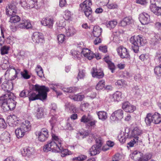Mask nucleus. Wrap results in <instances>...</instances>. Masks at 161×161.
Here are the masks:
<instances>
[{"label":"nucleus","instance_id":"48","mask_svg":"<svg viewBox=\"0 0 161 161\" xmlns=\"http://www.w3.org/2000/svg\"><path fill=\"white\" fill-rule=\"evenodd\" d=\"M105 86V81L104 80H102L99 81L97 84L96 88L97 90L102 89L104 88Z\"/></svg>","mask_w":161,"mask_h":161},{"label":"nucleus","instance_id":"57","mask_svg":"<svg viewBox=\"0 0 161 161\" xmlns=\"http://www.w3.org/2000/svg\"><path fill=\"white\" fill-rule=\"evenodd\" d=\"M8 105V101H3L2 103V107L4 111H8L9 110Z\"/></svg>","mask_w":161,"mask_h":161},{"label":"nucleus","instance_id":"5","mask_svg":"<svg viewBox=\"0 0 161 161\" xmlns=\"http://www.w3.org/2000/svg\"><path fill=\"white\" fill-rule=\"evenodd\" d=\"M40 0H20V4L24 8H39L43 2H39Z\"/></svg>","mask_w":161,"mask_h":161},{"label":"nucleus","instance_id":"16","mask_svg":"<svg viewBox=\"0 0 161 161\" xmlns=\"http://www.w3.org/2000/svg\"><path fill=\"white\" fill-rule=\"evenodd\" d=\"M54 22L53 18L47 17L42 19L41 24L42 25L47 26L48 28L52 29L53 27Z\"/></svg>","mask_w":161,"mask_h":161},{"label":"nucleus","instance_id":"46","mask_svg":"<svg viewBox=\"0 0 161 161\" xmlns=\"http://www.w3.org/2000/svg\"><path fill=\"white\" fill-rule=\"evenodd\" d=\"M92 119V117L91 116L88 115L86 116V115H84L80 119L81 122L84 123H88Z\"/></svg>","mask_w":161,"mask_h":161},{"label":"nucleus","instance_id":"28","mask_svg":"<svg viewBox=\"0 0 161 161\" xmlns=\"http://www.w3.org/2000/svg\"><path fill=\"white\" fill-rule=\"evenodd\" d=\"M100 148L97 145H93L90 149V153L92 156L95 155L100 153Z\"/></svg>","mask_w":161,"mask_h":161},{"label":"nucleus","instance_id":"20","mask_svg":"<svg viewBox=\"0 0 161 161\" xmlns=\"http://www.w3.org/2000/svg\"><path fill=\"white\" fill-rule=\"evenodd\" d=\"M17 27L21 29H28L31 27V25L30 21L25 19H22L17 25Z\"/></svg>","mask_w":161,"mask_h":161},{"label":"nucleus","instance_id":"2","mask_svg":"<svg viewBox=\"0 0 161 161\" xmlns=\"http://www.w3.org/2000/svg\"><path fill=\"white\" fill-rule=\"evenodd\" d=\"M33 89L36 91L38 92L37 94L35 93H31L29 97L30 101H34L36 100H45L47 96V92L49 91L48 87L45 86H40L36 84L33 86Z\"/></svg>","mask_w":161,"mask_h":161},{"label":"nucleus","instance_id":"12","mask_svg":"<svg viewBox=\"0 0 161 161\" xmlns=\"http://www.w3.org/2000/svg\"><path fill=\"white\" fill-rule=\"evenodd\" d=\"M123 117V111L121 109H119L112 114L110 119L113 121H118L121 120Z\"/></svg>","mask_w":161,"mask_h":161},{"label":"nucleus","instance_id":"30","mask_svg":"<svg viewBox=\"0 0 161 161\" xmlns=\"http://www.w3.org/2000/svg\"><path fill=\"white\" fill-rule=\"evenodd\" d=\"M102 29L99 26H96L94 27L92 34L94 37H99L101 35Z\"/></svg>","mask_w":161,"mask_h":161},{"label":"nucleus","instance_id":"23","mask_svg":"<svg viewBox=\"0 0 161 161\" xmlns=\"http://www.w3.org/2000/svg\"><path fill=\"white\" fill-rule=\"evenodd\" d=\"M92 76L97 78H101L104 76V74L101 69H98L95 68H93L92 71Z\"/></svg>","mask_w":161,"mask_h":161},{"label":"nucleus","instance_id":"58","mask_svg":"<svg viewBox=\"0 0 161 161\" xmlns=\"http://www.w3.org/2000/svg\"><path fill=\"white\" fill-rule=\"evenodd\" d=\"M118 138L119 142L121 143L125 142L126 140L125 136L124 135V133L119 134L118 136Z\"/></svg>","mask_w":161,"mask_h":161},{"label":"nucleus","instance_id":"3","mask_svg":"<svg viewBox=\"0 0 161 161\" xmlns=\"http://www.w3.org/2000/svg\"><path fill=\"white\" fill-rule=\"evenodd\" d=\"M92 3L91 0H86L80 5L81 10L84 12L86 17L91 22H93L95 18L93 17L92 14V11L91 8Z\"/></svg>","mask_w":161,"mask_h":161},{"label":"nucleus","instance_id":"61","mask_svg":"<svg viewBox=\"0 0 161 161\" xmlns=\"http://www.w3.org/2000/svg\"><path fill=\"white\" fill-rule=\"evenodd\" d=\"M108 2L109 1H108V2L107 3V6L108 8L113 9L117 8L118 6L117 4L115 3L108 4Z\"/></svg>","mask_w":161,"mask_h":161},{"label":"nucleus","instance_id":"14","mask_svg":"<svg viewBox=\"0 0 161 161\" xmlns=\"http://www.w3.org/2000/svg\"><path fill=\"white\" fill-rule=\"evenodd\" d=\"M139 20L142 25L148 24L150 21V16L146 13H142L140 14L139 17Z\"/></svg>","mask_w":161,"mask_h":161},{"label":"nucleus","instance_id":"1","mask_svg":"<svg viewBox=\"0 0 161 161\" xmlns=\"http://www.w3.org/2000/svg\"><path fill=\"white\" fill-rule=\"evenodd\" d=\"M52 141L44 146L43 150L44 152H47L51 151L55 153L60 152L61 153V156L63 157L72 154L68 149H64L61 147L62 141L58 136L54 134H52Z\"/></svg>","mask_w":161,"mask_h":161},{"label":"nucleus","instance_id":"51","mask_svg":"<svg viewBox=\"0 0 161 161\" xmlns=\"http://www.w3.org/2000/svg\"><path fill=\"white\" fill-rule=\"evenodd\" d=\"M57 118L58 117L56 115L53 116L51 117V119L49 121L52 126V129H53L54 125L56 123L57 120Z\"/></svg>","mask_w":161,"mask_h":161},{"label":"nucleus","instance_id":"35","mask_svg":"<svg viewBox=\"0 0 161 161\" xmlns=\"http://www.w3.org/2000/svg\"><path fill=\"white\" fill-rule=\"evenodd\" d=\"M1 139L6 142H9L10 140V134L8 132H5L2 133L1 136Z\"/></svg>","mask_w":161,"mask_h":161},{"label":"nucleus","instance_id":"47","mask_svg":"<svg viewBox=\"0 0 161 161\" xmlns=\"http://www.w3.org/2000/svg\"><path fill=\"white\" fill-rule=\"evenodd\" d=\"M36 71L38 75L40 77H42L44 76L43 69L41 67L40 65H37L36 69Z\"/></svg>","mask_w":161,"mask_h":161},{"label":"nucleus","instance_id":"19","mask_svg":"<svg viewBox=\"0 0 161 161\" xmlns=\"http://www.w3.org/2000/svg\"><path fill=\"white\" fill-rule=\"evenodd\" d=\"M122 108L126 112L129 113L133 112L136 109L135 107L130 103L128 101H126L123 103Z\"/></svg>","mask_w":161,"mask_h":161},{"label":"nucleus","instance_id":"25","mask_svg":"<svg viewBox=\"0 0 161 161\" xmlns=\"http://www.w3.org/2000/svg\"><path fill=\"white\" fill-rule=\"evenodd\" d=\"M142 133V131L141 130L137 127H135L131 131V134L129 136V137L130 138H135L136 137L138 139H140L137 136L140 135Z\"/></svg>","mask_w":161,"mask_h":161},{"label":"nucleus","instance_id":"34","mask_svg":"<svg viewBox=\"0 0 161 161\" xmlns=\"http://www.w3.org/2000/svg\"><path fill=\"white\" fill-rule=\"evenodd\" d=\"M117 24V22L116 20L114 19L107 22L106 26L109 30L114 28Z\"/></svg>","mask_w":161,"mask_h":161},{"label":"nucleus","instance_id":"18","mask_svg":"<svg viewBox=\"0 0 161 161\" xmlns=\"http://www.w3.org/2000/svg\"><path fill=\"white\" fill-rule=\"evenodd\" d=\"M3 83L1 85V87L4 90L9 91L12 90L13 87V84L11 80H9V78L8 79Z\"/></svg>","mask_w":161,"mask_h":161},{"label":"nucleus","instance_id":"60","mask_svg":"<svg viewBox=\"0 0 161 161\" xmlns=\"http://www.w3.org/2000/svg\"><path fill=\"white\" fill-rule=\"evenodd\" d=\"M86 158V157L84 155H81L79 157L73 158V160H76L78 161L83 160Z\"/></svg>","mask_w":161,"mask_h":161},{"label":"nucleus","instance_id":"44","mask_svg":"<svg viewBox=\"0 0 161 161\" xmlns=\"http://www.w3.org/2000/svg\"><path fill=\"white\" fill-rule=\"evenodd\" d=\"M153 119L151 114H147L145 119V121L147 125H149L152 122H153Z\"/></svg>","mask_w":161,"mask_h":161},{"label":"nucleus","instance_id":"42","mask_svg":"<svg viewBox=\"0 0 161 161\" xmlns=\"http://www.w3.org/2000/svg\"><path fill=\"white\" fill-rule=\"evenodd\" d=\"M20 20V17L18 15H12L10 18L9 22L11 23H17Z\"/></svg>","mask_w":161,"mask_h":161},{"label":"nucleus","instance_id":"31","mask_svg":"<svg viewBox=\"0 0 161 161\" xmlns=\"http://www.w3.org/2000/svg\"><path fill=\"white\" fill-rule=\"evenodd\" d=\"M15 131L16 136L18 139L23 137L26 133L24 130L21 128L20 127L16 129Z\"/></svg>","mask_w":161,"mask_h":161},{"label":"nucleus","instance_id":"45","mask_svg":"<svg viewBox=\"0 0 161 161\" xmlns=\"http://www.w3.org/2000/svg\"><path fill=\"white\" fill-rule=\"evenodd\" d=\"M71 53L75 58L77 59L80 58L81 56V53L80 52L75 50H71Z\"/></svg>","mask_w":161,"mask_h":161},{"label":"nucleus","instance_id":"41","mask_svg":"<svg viewBox=\"0 0 161 161\" xmlns=\"http://www.w3.org/2000/svg\"><path fill=\"white\" fill-rule=\"evenodd\" d=\"M62 90L65 92H76L78 90L76 87H63Z\"/></svg>","mask_w":161,"mask_h":161},{"label":"nucleus","instance_id":"11","mask_svg":"<svg viewBox=\"0 0 161 161\" xmlns=\"http://www.w3.org/2000/svg\"><path fill=\"white\" fill-rule=\"evenodd\" d=\"M7 121L8 125L11 126H15L18 125L20 123V121L15 115L9 116L7 117Z\"/></svg>","mask_w":161,"mask_h":161},{"label":"nucleus","instance_id":"50","mask_svg":"<svg viewBox=\"0 0 161 161\" xmlns=\"http://www.w3.org/2000/svg\"><path fill=\"white\" fill-rule=\"evenodd\" d=\"M72 14L70 11L68 10H65L64 16V19L66 20H69L71 19Z\"/></svg>","mask_w":161,"mask_h":161},{"label":"nucleus","instance_id":"24","mask_svg":"<svg viewBox=\"0 0 161 161\" xmlns=\"http://www.w3.org/2000/svg\"><path fill=\"white\" fill-rule=\"evenodd\" d=\"M65 30V34L68 36H72L76 33V29L72 26H66Z\"/></svg>","mask_w":161,"mask_h":161},{"label":"nucleus","instance_id":"32","mask_svg":"<svg viewBox=\"0 0 161 161\" xmlns=\"http://www.w3.org/2000/svg\"><path fill=\"white\" fill-rule=\"evenodd\" d=\"M133 20L130 17H126L124 18L120 22L121 26L124 27L131 23Z\"/></svg>","mask_w":161,"mask_h":161},{"label":"nucleus","instance_id":"52","mask_svg":"<svg viewBox=\"0 0 161 161\" xmlns=\"http://www.w3.org/2000/svg\"><path fill=\"white\" fill-rule=\"evenodd\" d=\"M85 76V71L84 70H79L78 76L77 79H83Z\"/></svg>","mask_w":161,"mask_h":161},{"label":"nucleus","instance_id":"33","mask_svg":"<svg viewBox=\"0 0 161 161\" xmlns=\"http://www.w3.org/2000/svg\"><path fill=\"white\" fill-rule=\"evenodd\" d=\"M153 122L155 124H158L161 122V115L157 113H155L152 115Z\"/></svg>","mask_w":161,"mask_h":161},{"label":"nucleus","instance_id":"36","mask_svg":"<svg viewBox=\"0 0 161 161\" xmlns=\"http://www.w3.org/2000/svg\"><path fill=\"white\" fill-rule=\"evenodd\" d=\"M69 97L71 100H73L74 101H81L85 98L84 95H81L78 94L77 95H70Z\"/></svg>","mask_w":161,"mask_h":161},{"label":"nucleus","instance_id":"22","mask_svg":"<svg viewBox=\"0 0 161 161\" xmlns=\"http://www.w3.org/2000/svg\"><path fill=\"white\" fill-rule=\"evenodd\" d=\"M16 97L13 93L8 92L5 94L2 95L0 97V101H14L16 99Z\"/></svg>","mask_w":161,"mask_h":161},{"label":"nucleus","instance_id":"10","mask_svg":"<svg viewBox=\"0 0 161 161\" xmlns=\"http://www.w3.org/2000/svg\"><path fill=\"white\" fill-rule=\"evenodd\" d=\"M118 55L122 58H128L130 54L127 49L123 46H120L116 49Z\"/></svg>","mask_w":161,"mask_h":161},{"label":"nucleus","instance_id":"63","mask_svg":"<svg viewBox=\"0 0 161 161\" xmlns=\"http://www.w3.org/2000/svg\"><path fill=\"white\" fill-rule=\"evenodd\" d=\"M108 68L111 70L112 73L114 72L115 69V66L114 64L112 62L108 64Z\"/></svg>","mask_w":161,"mask_h":161},{"label":"nucleus","instance_id":"17","mask_svg":"<svg viewBox=\"0 0 161 161\" xmlns=\"http://www.w3.org/2000/svg\"><path fill=\"white\" fill-rule=\"evenodd\" d=\"M81 54L83 55L85 58L90 60L92 59L95 56L94 53L93 52L87 48L82 49Z\"/></svg>","mask_w":161,"mask_h":161},{"label":"nucleus","instance_id":"64","mask_svg":"<svg viewBox=\"0 0 161 161\" xmlns=\"http://www.w3.org/2000/svg\"><path fill=\"white\" fill-rule=\"evenodd\" d=\"M155 26L156 29L159 32H161V23L159 22H157L155 24Z\"/></svg>","mask_w":161,"mask_h":161},{"label":"nucleus","instance_id":"56","mask_svg":"<svg viewBox=\"0 0 161 161\" xmlns=\"http://www.w3.org/2000/svg\"><path fill=\"white\" fill-rule=\"evenodd\" d=\"M65 36L64 34H60L58 35L57 39L59 43H62L65 41Z\"/></svg>","mask_w":161,"mask_h":161},{"label":"nucleus","instance_id":"40","mask_svg":"<svg viewBox=\"0 0 161 161\" xmlns=\"http://www.w3.org/2000/svg\"><path fill=\"white\" fill-rule=\"evenodd\" d=\"M97 114L99 119L102 120H105L107 118V114L104 111H99L97 113Z\"/></svg>","mask_w":161,"mask_h":161},{"label":"nucleus","instance_id":"53","mask_svg":"<svg viewBox=\"0 0 161 161\" xmlns=\"http://www.w3.org/2000/svg\"><path fill=\"white\" fill-rule=\"evenodd\" d=\"M9 47L8 46H4L2 47L1 48V54L2 55H4L7 54Z\"/></svg>","mask_w":161,"mask_h":161},{"label":"nucleus","instance_id":"49","mask_svg":"<svg viewBox=\"0 0 161 161\" xmlns=\"http://www.w3.org/2000/svg\"><path fill=\"white\" fill-rule=\"evenodd\" d=\"M155 74L159 77H161V64L158 66L155 67L154 68Z\"/></svg>","mask_w":161,"mask_h":161},{"label":"nucleus","instance_id":"55","mask_svg":"<svg viewBox=\"0 0 161 161\" xmlns=\"http://www.w3.org/2000/svg\"><path fill=\"white\" fill-rule=\"evenodd\" d=\"M115 85L118 87L122 86L124 85H126L125 81L123 79L118 80L115 83Z\"/></svg>","mask_w":161,"mask_h":161},{"label":"nucleus","instance_id":"54","mask_svg":"<svg viewBox=\"0 0 161 161\" xmlns=\"http://www.w3.org/2000/svg\"><path fill=\"white\" fill-rule=\"evenodd\" d=\"M21 76L25 79H28L30 78V75L28 74V72L27 70H25L24 71L20 72Z\"/></svg>","mask_w":161,"mask_h":161},{"label":"nucleus","instance_id":"26","mask_svg":"<svg viewBox=\"0 0 161 161\" xmlns=\"http://www.w3.org/2000/svg\"><path fill=\"white\" fill-rule=\"evenodd\" d=\"M20 127L26 132L31 130V126L30 121L26 120L21 124Z\"/></svg>","mask_w":161,"mask_h":161},{"label":"nucleus","instance_id":"39","mask_svg":"<svg viewBox=\"0 0 161 161\" xmlns=\"http://www.w3.org/2000/svg\"><path fill=\"white\" fill-rule=\"evenodd\" d=\"M160 40V35L158 34L155 33L153 37L152 38L151 41V43L153 45L156 44Z\"/></svg>","mask_w":161,"mask_h":161},{"label":"nucleus","instance_id":"6","mask_svg":"<svg viewBox=\"0 0 161 161\" xmlns=\"http://www.w3.org/2000/svg\"><path fill=\"white\" fill-rule=\"evenodd\" d=\"M150 0V8L152 12L158 16L161 15V0Z\"/></svg>","mask_w":161,"mask_h":161},{"label":"nucleus","instance_id":"29","mask_svg":"<svg viewBox=\"0 0 161 161\" xmlns=\"http://www.w3.org/2000/svg\"><path fill=\"white\" fill-rule=\"evenodd\" d=\"M57 29L58 31H61L63 32L65 31V26L66 25L65 22L64 20L57 21L56 23Z\"/></svg>","mask_w":161,"mask_h":161},{"label":"nucleus","instance_id":"27","mask_svg":"<svg viewBox=\"0 0 161 161\" xmlns=\"http://www.w3.org/2000/svg\"><path fill=\"white\" fill-rule=\"evenodd\" d=\"M45 113L44 109L43 107H39L37 108L35 113L36 117L38 119L42 118L44 116Z\"/></svg>","mask_w":161,"mask_h":161},{"label":"nucleus","instance_id":"7","mask_svg":"<svg viewBox=\"0 0 161 161\" xmlns=\"http://www.w3.org/2000/svg\"><path fill=\"white\" fill-rule=\"evenodd\" d=\"M130 157L132 159L136 161H147L151 158L152 155L150 153H147L143 156L142 153L136 151L131 155Z\"/></svg>","mask_w":161,"mask_h":161},{"label":"nucleus","instance_id":"21","mask_svg":"<svg viewBox=\"0 0 161 161\" xmlns=\"http://www.w3.org/2000/svg\"><path fill=\"white\" fill-rule=\"evenodd\" d=\"M34 150L31 147H25L21 149V153L23 156L29 157L33 154Z\"/></svg>","mask_w":161,"mask_h":161},{"label":"nucleus","instance_id":"37","mask_svg":"<svg viewBox=\"0 0 161 161\" xmlns=\"http://www.w3.org/2000/svg\"><path fill=\"white\" fill-rule=\"evenodd\" d=\"M142 142V140L141 139H138L136 137L134 138L133 140H131L128 143V145L130 147H133L135 145L140 144Z\"/></svg>","mask_w":161,"mask_h":161},{"label":"nucleus","instance_id":"8","mask_svg":"<svg viewBox=\"0 0 161 161\" xmlns=\"http://www.w3.org/2000/svg\"><path fill=\"white\" fill-rule=\"evenodd\" d=\"M36 135L38 140L42 142L46 141L49 136L48 130L45 128L42 129L36 132Z\"/></svg>","mask_w":161,"mask_h":161},{"label":"nucleus","instance_id":"62","mask_svg":"<svg viewBox=\"0 0 161 161\" xmlns=\"http://www.w3.org/2000/svg\"><path fill=\"white\" fill-rule=\"evenodd\" d=\"M6 127V124L3 119L0 118V128H5Z\"/></svg>","mask_w":161,"mask_h":161},{"label":"nucleus","instance_id":"43","mask_svg":"<svg viewBox=\"0 0 161 161\" xmlns=\"http://www.w3.org/2000/svg\"><path fill=\"white\" fill-rule=\"evenodd\" d=\"M65 106L66 109H69V110L72 113H75L76 112V108L74 105L72 104L71 105L69 103H66Z\"/></svg>","mask_w":161,"mask_h":161},{"label":"nucleus","instance_id":"15","mask_svg":"<svg viewBox=\"0 0 161 161\" xmlns=\"http://www.w3.org/2000/svg\"><path fill=\"white\" fill-rule=\"evenodd\" d=\"M44 38L43 35L38 32H34L32 36L33 41L36 43L42 42Z\"/></svg>","mask_w":161,"mask_h":161},{"label":"nucleus","instance_id":"13","mask_svg":"<svg viewBox=\"0 0 161 161\" xmlns=\"http://www.w3.org/2000/svg\"><path fill=\"white\" fill-rule=\"evenodd\" d=\"M17 12V8L14 4H9L6 8V14L8 16L16 14Z\"/></svg>","mask_w":161,"mask_h":161},{"label":"nucleus","instance_id":"4","mask_svg":"<svg viewBox=\"0 0 161 161\" xmlns=\"http://www.w3.org/2000/svg\"><path fill=\"white\" fill-rule=\"evenodd\" d=\"M130 43L133 45L132 49L135 53L139 51V47L143 46L146 42V40L141 36H133L130 39Z\"/></svg>","mask_w":161,"mask_h":161},{"label":"nucleus","instance_id":"38","mask_svg":"<svg viewBox=\"0 0 161 161\" xmlns=\"http://www.w3.org/2000/svg\"><path fill=\"white\" fill-rule=\"evenodd\" d=\"M121 95V93L120 92L117 91L113 95L110 96V99L113 101H118L119 100Z\"/></svg>","mask_w":161,"mask_h":161},{"label":"nucleus","instance_id":"9","mask_svg":"<svg viewBox=\"0 0 161 161\" xmlns=\"http://www.w3.org/2000/svg\"><path fill=\"white\" fill-rule=\"evenodd\" d=\"M10 72H15V75L12 78V80H14L15 79L16 77L18 76V75L20 74V70L19 69H15L13 66H11L8 69V70L6 72L5 74V77L6 80L8 79L10 74Z\"/></svg>","mask_w":161,"mask_h":161},{"label":"nucleus","instance_id":"59","mask_svg":"<svg viewBox=\"0 0 161 161\" xmlns=\"http://www.w3.org/2000/svg\"><path fill=\"white\" fill-rule=\"evenodd\" d=\"M8 106L9 107V110H13L15 108L16 102H14L13 101H8Z\"/></svg>","mask_w":161,"mask_h":161}]
</instances>
